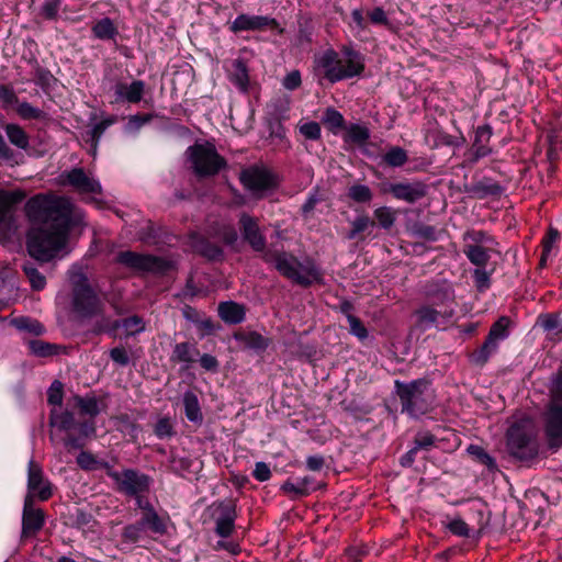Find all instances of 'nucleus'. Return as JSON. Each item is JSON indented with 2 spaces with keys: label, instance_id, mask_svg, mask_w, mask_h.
I'll list each match as a JSON object with an SVG mask.
<instances>
[{
  "label": "nucleus",
  "instance_id": "8fccbe9b",
  "mask_svg": "<svg viewBox=\"0 0 562 562\" xmlns=\"http://www.w3.org/2000/svg\"><path fill=\"white\" fill-rule=\"evenodd\" d=\"M347 196L356 203L368 204L373 199V192L367 184L355 183L348 188Z\"/></svg>",
  "mask_w": 562,
  "mask_h": 562
},
{
  "label": "nucleus",
  "instance_id": "9b49d317",
  "mask_svg": "<svg viewBox=\"0 0 562 562\" xmlns=\"http://www.w3.org/2000/svg\"><path fill=\"white\" fill-rule=\"evenodd\" d=\"M239 231L244 241H246L255 252L261 256L267 252V239L260 229L259 222L256 217L241 213L238 221Z\"/></svg>",
  "mask_w": 562,
  "mask_h": 562
},
{
  "label": "nucleus",
  "instance_id": "79ce46f5",
  "mask_svg": "<svg viewBox=\"0 0 562 562\" xmlns=\"http://www.w3.org/2000/svg\"><path fill=\"white\" fill-rule=\"evenodd\" d=\"M373 216L376 221L375 224L378 223L381 228L390 231L396 222L397 211L390 206H380L373 211Z\"/></svg>",
  "mask_w": 562,
  "mask_h": 562
},
{
  "label": "nucleus",
  "instance_id": "6ab92c4d",
  "mask_svg": "<svg viewBox=\"0 0 562 562\" xmlns=\"http://www.w3.org/2000/svg\"><path fill=\"white\" fill-rule=\"evenodd\" d=\"M493 135V128L490 124L480 125L475 128V136L471 147L470 164H476L481 158H484L493 153L492 147L488 145Z\"/></svg>",
  "mask_w": 562,
  "mask_h": 562
},
{
  "label": "nucleus",
  "instance_id": "a211bd4d",
  "mask_svg": "<svg viewBox=\"0 0 562 562\" xmlns=\"http://www.w3.org/2000/svg\"><path fill=\"white\" fill-rule=\"evenodd\" d=\"M240 182L250 191H265L274 186L273 176L266 169L250 167L240 173Z\"/></svg>",
  "mask_w": 562,
  "mask_h": 562
},
{
  "label": "nucleus",
  "instance_id": "bb28decb",
  "mask_svg": "<svg viewBox=\"0 0 562 562\" xmlns=\"http://www.w3.org/2000/svg\"><path fill=\"white\" fill-rule=\"evenodd\" d=\"M79 436H75L71 432H68L64 438V445L68 451L82 449L86 445L85 438L91 437L95 435V425L94 422H82L77 424Z\"/></svg>",
  "mask_w": 562,
  "mask_h": 562
},
{
  "label": "nucleus",
  "instance_id": "393cba45",
  "mask_svg": "<svg viewBox=\"0 0 562 562\" xmlns=\"http://www.w3.org/2000/svg\"><path fill=\"white\" fill-rule=\"evenodd\" d=\"M375 226V221L372 220L368 213H359L351 222L350 228L345 233L344 237L348 240H364V233Z\"/></svg>",
  "mask_w": 562,
  "mask_h": 562
},
{
  "label": "nucleus",
  "instance_id": "09e8293b",
  "mask_svg": "<svg viewBox=\"0 0 562 562\" xmlns=\"http://www.w3.org/2000/svg\"><path fill=\"white\" fill-rule=\"evenodd\" d=\"M147 531L137 520L133 524L126 525L121 533L122 543L134 544L140 541L144 538V535Z\"/></svg>",
  "mask_w": 562,
  "mask_h": 562
},
{
  "label": "nucleus",
  "instance_id": "bf43d9fd",
  "mask_svg": "<svg viewBox=\"0 0 562 562\" xmlns=\"http://www.w3.org/2000/svg\"><path fill=\"white\" fill-rule=\"evenodd\" d=\"M19 103L18 94L10 83L0 85V104L3 110L15 106Z\"/></svg>",
  "mask_w": 562,
  "mask_h": 562
},
{
  "label": "nucleus",
  "instance_id": "39448f33",
  "mask_svg": "<svg viewBox=\"0 0 562 562\" xmlns=\"http://www.w3.org/2000/svg\"><path fill=\"white\" fill-rule=\"evenodd\" d=\"M187 154L192 170L199 178L216 176L227 167L226 159L217 153L215 146L210 142L195 143L187 149Z\"/></svg>",
  "mask_w": 562,
  "mask_h": 562
},
{
  "label": "nucleus",
  "instance_id": "603ef678",
  "mask_svg": "<svg viewBox=\"0 0 562 562\" xmlns=\"http://www.w3.org/2000/svg\"><path fill=\"white\" fill-rule=\"evenodd\" d=\"M350 52L351 54H355V60H358V65L355 66V69L357 71V74L355 75V77H359L362 75V72L364 71L366 69V64H364V56L359 52V50H356L352 46H348V45H344L341 48H340V54H341V58L340 60H342L341 63V67L342 69H346L347 66H349V59L351 57H348L347 56V53Z\"/></svg>",
  "mask_w": 562,
  "mask_h": 562
},
{
  "label": "nucleus",
  "instance_id": "e433bc0d",
  "mask_svg": "<svg viewBox=\"0 0 562 562\" xmlns=\"http://www.w3.org/2000/svg\"><path fill=\"white\" fill-rule=\"evenodd\" d=\"M236 340L243 342L247 348L257 351L266 350L270 345V339L258 331L236 333Z\"/></svg>",
  "mask_w": 562,
  "mask_h": 562
},
{
  "label": "nucleus",
  "instance_id": "ea45409f",
  "mask_svg": "<svg viewBox=\"0 0 562 562\" xmlns=\"http://www.w3.org/2000/svg\"><path fill=\"white\" fill-rule=\"evenodd\" d=\"M4 131L12 145L24 150L29 148L30 137L20 125L9 123L4 126Z\"/></svg>",
  "mask_w": 562,
  "mask_h": 562
},
{
  "label": "nucleus",
  "instance_id": "20e7f679",
  "mask_svg": "<svg viewBox=\"0 0 562 562\" xmlns=\"http://www.w3.org/2000/svg\"><path fill=\"white\" fill-rule=\"evenodd\" d=\"M395 390L401 402L402 413L418 418L431 411L435 393L430 380L422 378L411 382L395 381Z\"/></svg>",
  "mask_w": 562,
  "mask_h": 562
},
{
  "label": "nucleus",
  "instance_id": "473e14b6",
  "mask_svg": "<svg viewBox=\"0 0 562 562\" xmlns=\"http://www.w3.org/2000/svg\"><path fill=\"white\" fill-rule=\"evenodd\" d=\"M497 350L498 344L486 337L484 342L471 352L470 362L474 366L483 367Z\"/></svg>",
  "mask_w": 562,
  "mask_h": 562
},
{
  "label": "nucleus",
  "instance_id": "13d9d810",
  "mask_svg": "<svg viewBox=\"0 0 562 562\" xmlns=\"http://www.w3.org/2000/svg\"><path fill=\"white\" fill-rule=\"evenodd\" d=\"M416 315L418 318V325L424 328H429L437 323L440 313L437 310L425 305L416 311Z\"/></svg>",
  "mask_w": 562,
  "mask_h": 562
},
{
  "label": "nucleus",
  "instance_id": "f03ea898",
  "mask_svg": "<svg viewBox=\"0 0 562 562\" xmlns=\"http://www.w3.org/2000/svg\"><path fill=\"white\" fill-rule=\"evenodd\" d=\"M261 259L273 265L282 277L303 288L323 282V272L313 259L307 258L301 262L292 252L273 249L265 252Z\"/></svg>",
  "mask_w": 562,
  "mask_h": 562
},
{
  "label": "nucleus",
  "instance_id": "58836bf2",
  "mask_svg": "<svg viewBox=\"0 0 562 562\" xmlns=\"http://www.w3.org/2000/svg\"><path fill=\"white\" fill-rule=\"evenodd\" d=\"M183 406L186 417L195 424L203 422V415L199 404L198 396L193 392H186L183 395Z\"/></svg>",
  "mask_w": 562,
  "mask_h": 562
},
{
  "label": "nucleus",
  "instance_id": "2f4dec72",
  "mask_svg": "<svg viewBox=\"0 0 562 562\" xmlns=\"http://www.w3.org/2000/svg\"><path fill=\"white\" fill-rule=\"evenodd\" d=\"M91 33L94 38L100 41H115L119 30L110 18H102L91 26Z\"/></svg>",
  "mask_w": 562,
  "mask_h": 562
},
{
  "label": "nucleus",
  "instance_id": "69168bd1",
  "mask_svg": "<svg viewBox=\"0 0 562 562\" xmlns=\"http://www.w3.org/2000/svg\"><path fill=\"white\" fill-rule=\"evenodd\" d=\"M192 460L188 457L171 454L169 458V469L176 474L182 475L184 472L190 471Z\"/></svg>",
  "mask_w": 562,
  "mask_h": 562
},
{
  "label": "nucleus",
  "instance_id": "9d476101",
  "mask_svg": "<svg viewBox=\"0 0 562 562\" xmlns=\"http://www.w3.org/2000/svg\"><path fill=\"white\" fill-rule=\"evenodd\" d=\"M116 491L130 496L147 494L150 491L153 479L138 470L124 469L116 481Z\"/></svg>",
  "mask_w": 562,
  "mask_h": 562
},
{
  "label": "nucleus",
  "instance_id": "6e6552de",
  "mask_svg": "<svg viewBox=\"0 0 562 562\" xmlns=\"http://www.w3.org/2000/svg\"><path fill=\"white\" fill-rule=\"evenodd\" d=\"M114 262L135 272L155 274H164L172 267L171 262L162 257L132 250L119 251Z\"/></svg>",
  "mask_w": 562,
  "mask_h": 562
},
{
  "label": "nucleus",
  "instance_id": "338daca9",
  "mask_svg": "<svg viewBox=\"0 0 562 562\" xmlns=\"http://www.w3.org/2000/svg\"><path fill=\"white\" fill-rule=\"evenodd\" d=\"M116 121H117V117L115 115H110V116L103 119L102 121H100L99 123H97L92 127L90 135H91V140L94 144V146L99 143V140L102 137L105 130L108 127H110L111 125H113Z\"/></svg>",
  "mask_w": 562,
  "mask_h": 562
},
{
  "label": "nucleus",
  "instance_id": "412c9836",
  "mask_svg": "<svg viewBox=\"0 0 562 562\" xmlns=\"http://www.w3.org/2000/svg\"><path fill=\"white\" fill-rule=\"evenodd\" d=\"M191 247L194 252L207 260L222 261L224 259V250L218 245L199 234L191 236Z\"/></svg>",
  "mask_w": 562,
  "mask_h": 562
},
{
  "label": "nucleus",
  "instance_id": "f704fd0d",
  "mask_svg": "<svg viewBox=\"0 0 562 562\" xmlns=\"http://www.w3.org/2000/svg\"><path fill=\"white\" fill-rule=\"evenodd\" d=\"M345 131L342 139L347 144L363 146L370 138V130L366 125L352 123Z\"/></svg>",
  "mask_w": 562,
  "mask_h": 562
},
{
  "label": "nucleus",
  "instance_id": "4be33fe9",
  "mask_svg": "<svg viewBox=\"0 0 562 562\" xmlns=\"http://www.w3.org/2000/svg\"><path fill=\"white\" fill-rule=\"evenodd\" d=\"M67 182L82 193H100L101 186L89 178L82 168H74L67 173Z\"/></svg>",
  "mask_w": 562,
  "mask_h": 562
},
{
  "label": "nucleus",
  "instance_id": "3c124183",
  "mask_svg": "<svg viewBox=\"0 0 562 562\" xmlns=\"http://www.w3.org/2000/svg\"><path fill=\"white\" fill-rule=\"evenodd\" d=\"M426 295L431 299H437L445 302L453 299V291L446 282L430 283L426 286Z\"/></svg>",
  "mask_w": 562,
  "mask_h": 562
},
{
  "label": "nucleus",
  "instance_id": "ddd939ff",
  "mask_svg": "<svg viewBox=\"0 0 562 562\" xmlns=\"http://www.w3.org/2000/svg\"><path fill=\"white\" fill-rule=\"evenodd\" d=\"M26 495L37 496L43 502L49 499L53 495L50 483L45 480L41 465L34 460L29 462Z\"/></svg>",
  "mask_w": 562,
  "mask_h": 562
},
{
  "label": "nucleus",
  "instance_id": "a18cd8bd",
  "mask_svg": "<svg viewBox=\"0 0 562 562\" xmlns=\"http://www.w3.org/2000/svg\"><path fill=\"white\" fill-rule=\"evenodd\" d=\"M512 321L508 316H501L490 328L487 338L499 344L509 336V326Z\"/></svg>",
  "mask_w": 562,
  "mask_h": 562
},
{
  "label": "nucleus",
  "instance_id": "c03bdc74",
  "mask_svg": "<svg viewBox=\"0 0 562 562\" xmlns=\"http://www.w3.org/2000/svg\"><path fill=\"white\" fill-rule=\"evenodd\" d=\"M323 123L334 134L346 128V121L342 114L334 108H327L323 115Z\"/></svg>",
  "mask_w": 562,
  "mask_h": 562
},
{
  "label": "nucleus",
  "instance_id": "4d7b16f0",
  "mask_svg": "<svg viewBox=\"0 0 562 562\" xmlns=\"http://www.w3.org/2000/svg\"><path fill=\"white\" fill-rule=\"evenodd\" d=\"M23 271L27 277L31 286L35 291H41L46 285L45 277L34 267L33 263L23 265Z\"/></svg>",
  "mask_w": 562,
  "mask_h": 562
},
{
  "label": "nucleus",
  "instance_id": "052dcab7",
  "mask_svg": "<svg viewBox=\"0 0 562 562\" xmlns=\"http://www.w3.org/2000/svg\"><path fill=\"white\" fill-rule=\"evenodd\" d=\"M18 329L31 333L35 336H41L45 333V327L42 323L30 317H20L14 321Z\"/></svg>",
  "mask_w": 562,
  "mask_h": 562
},
{
  "label": "nucleus",
  "instance_id": "f3484780",
  "mask_svg": "<svg viewBox=\"0 0 562 562\" xmlns=\"http://www.w3.org/2000/svg\"><path fill=\"white\" fill-rule=\"evenodd\" d=\"M217 510L220 514L215 519V533L221 538H228L235 529L236 505L233 501L221 502Z\"/></svg>",
  "mask_w": 562,
  "mask_h": 562
},
{
  "label": "nucleus",
  "instance_id": "c9c22d12",
  "mask_svg": "<svg viewBox=\"0 0 562 562\" xmlns=\"http://www.w3.org/2000/svg\"><path fill=\"white\" fill-rule=\"evenodd\" d=\"M72 402V406L78 408L81 415H88L90 417H95L100 413L99 401L94 395H74L70 400Z\"/></svg>",
  "mask_w": 562,
  "mask_h": 562
},
{
  "label": "nucleus",
  "instance_id": "f8f14e48",
  "mask_svg": "<svg viewBox=\"0 0 562 562\" xmlns=\"http://www.w3.org/2000/svg\"><path fill=\"white\" fill-rule=\"evenodd\" d=\"M23 190H0V228L11 229L18 205L25 199Z\"/></svg>",
  "mask_w": 562,
  "mask_h": 562
},
{
  "label": "nucleus",
  "instance_id": "f257e3e1",
  "mask_svg": "<svg viewBox=\"0 0 562 562\" xmlns=\"http://www.w3.org/2000/svg\"><path fill=\"white\" fill-rule=\"evenodd\" d=\"M24 211L30 222L41 224L27 233V251L34 259L48 262L67 246L76 224L74 205L67 198L38 193L27 200Z\"/></svg>",
  "mask_w": 562,
  "mask_h": 562
},
{
  "label": "nucleus",
  "instance_id": "864d4df0",
  "mask_svg": "<svg viewBox=\"0 0 562 562\" xmlns=\"http://www.w3.org/2000/svg\"><path fill=\"white\" fill-rule=\"evenodd\" d=\"M437 438L429 430L418 431L413 439V448L416 451H430L436 447Z\"/></svg>",
  "mask_w": 562,
  "mask_h": 562
},
{
  "label": "nucleus",
  "instance_id": "a19ab883",
  "mask_svg": "<svg viewBox=\"0 0 562 562\" xmlns=\"http://www.w3.org/2000/svg\"><path fill=\"white\" fill-rule=\"evenodd\" d=\"M30 352L36 357L46 358L58 355L60 346L40 339H32L27 342Z\"/></svg>",
  "mask_w": 562,
  "mask_h": 562
},
{
  "label": "nucleus",
  "instance_id": "0eeeda50",
  "mask_svg": "<svg viewBox=\"0 0 562 562\" xmlns=\"http://www.w3.org/2000/svg\"><path fill=\"white\" fill-rule=\"evenodd\" d=\"M347 56L351 57L349 59V66H347L346 69H342L340 52H336L334 48H328L315 59L316 69L322 77L330 83L353 78L357 74L355 66L358 65V60H355L356 55L350 52L347 53Z\"/></svg>",
  "mask_w": 562,
  "mask_h": 562
},
{
  "label": "nucleus",
  "instance_id": "c756f323",
  "mask_svg": "<svg viewBox=\"0 0 562 562\" xmlns=\"http://www.w3.org/2000/svg\"><path fill=\"white\" fill-rule=\"evenodd\" d=\"M469 192L477 199H486L487 196H501L504 188L491 178H483L481 181L472 184Z\"/></svg>",
  "mask_w": 562,
  "mask_h": 562
},
{
  "label": "nucleus",
  "instance_id": "49530a36",
  "mask_svg": "<svg viewBox=\"0 0 562 562\" xmlns=\"http://www.w3.org/2000/svg\"><path fill=\"white\" fill-rule=\"evenodd\" d=\"M464 240H470L469 245H481L484 247H493L498 245L494 236L482 229H469L463 235Z\"/></svg>",
  "mask_w": 562,
  "mask_h": 562
},
{
  "label": "nucleus",
  "instance_id": "423d86ee",
  "mask_svg": "<svg viewBox=\"0 0 562 562\" xmlns=\"http://www.w3.org/2000/svg\"><path fill=\"white\" fill-rule=\"evenodd\" d=\"M506 448L510 457L526 464L536 460L539 453V445L532 431L519 423L508 428Z\"/></svg>",
  "mask_w": 562,
  "mask_h": 562
},
{
  "label": "nucleus",
  "instance_id": "72a5a7b5",
  "mask_svg": "<svg viewBox=\"0 0 562 562\" xmlns=\"http://www.w3.org/2000/svg\"><path fill=\"white\" fill-rule=\"evenodd\" d=\"M75 414L70 411L58 412L52 409L49 414V426L60 431L70 432L76 427Z\"/></svg>",
  "mask_w": 562,
  "mask_h": 562
},
{
  "label": "nucleus",
  "instance_id": "37998d69",
  "mask_svg": "<svg viewBox=\"0 0 562 562\" xmlns=\"http://www.w3.org/2000/svg\"><path fill=\"white\" fill-rule=\"evenodd\" d=\"M469 456L477 463L485 465L490 471H495L497 464L495 459L481 446L470 445L467 448Z\"/></svg>",
  "mask_w": 562,
  "mask_h": 562
},
{
  "label": "nucleus",
  "instance_id": "680f3d73",
  "mask_svg": "<svg viewBox=\"0 0 562 562\" xmlns=\"http://www.w3.org/2000/svg\"><path fill=\"white\" fill-rule=\"evenodd\" d=\"M492 271H486L485 267L474 269L472 273L473 282L476 290L481 293L485 292L491 288V276Z\"/></svg>",
  "mask_w": 562,
  "mask_h": 562
},
{
  "label": "nucleus",
  "instance_id": "dca6fc26",
  "mask_svg": "<svg viewBox=\"0 0 562 562\" xmlns=\"http://www.w3.org/2000/svg\"><path fill=\"white\" fill-rule=\"evenodd\" d=\"M386 191L396 200L415 203L427 194V186L422 181L390 183Z\"/></svg>",
  "mask_w": 562,
  "mask_h": 562
},
{
  "label": "nucleus",
  "instance_id": "a878e982",
  "mask_svg": "<svg viewBox=\"0 0 562 562\" xmlns=\"http://www.w3.org/2000/svg\"><path fill=\"white\" fill-rule=\"evenodd\" d=\"M221 319L229 325H237L245 321L246 310L244 305L234 301L221 302L217 307Z\"/></svg>",
  "mask_w": 562,
  "mask_h": 562
},
{
  "label": "nucleus",
  "instance_id": "5701e85b",
  "mask_svg": "<svg viewBox=\"0 0 562 562\" xmlns=\"http://www.w3.org/2000/svg\"><path fill=\"white\" fill-rule=\"evenodd\" d=\"M169 520L170 518L167 513L159 514L157 510L144 513L138 519L146 531L156 536H165L167 533Z\"/></svg>",
  "mask_w": 562,
  "mask_h": 562
},
{
  "label": "nucleus",
  "instance_id": "e2e57ef3",
  "mask_svg": "<svg viewBox=\"0 0 562 562\" xmlns=\"http://www.w3.org/2000/svg\"><path fill=\"white\" fill-rule=\"evenodd\" d=\"M412 234L427 241H436L438 239L436 227L424 223H415L412 226Z\"/></svg>",
  "mask_w": 562,
  "mask_h": 562
},
{
  "label": "nucleus",
  "instance_id": "2eb2a0df",
  "mask_svg": "<svg viewBox=\"0 0 562 562\" xmlns=\"http://www.w3.org/2000/svg\"><path fill=\"white\" fill-rule=\"evenodd\" d=\"M279 22L267 15L239 14L229 25L233 33L243 31H263L266 29H278Z\"/></svg>",
  "mask_w": 562,
  "mask_h": 562
},
{
  "label": "nucleus",
  "instance_id": "1a4fd4ad",
  "mask_svg": "<svg viewBox=\"0 0 562 562\" xmlns=\"http://www.w3.org/2000/svg\"><path fill=\"white\" fill-rule=\"evenodd\" d=\"M71 305L81 318H92L102 312L103 304L85 276H80L72 284Z\"/></svg>",
  "mask_w": 562,
  "mask_h": 562
},
{
  "label": "nucleus",
  "instance_id": "6e6d98bb",
  "mask_svg": "<svg viewBox=\"0 0 562 562\" xmlns=\"http://www.w3.org/2000/svg\"><path fill=\"white\" fill-rule=\"evenodd\" d=\"M232 82L243 92L248 90L249 76L246 65L241 60L235 61V72Z\"/></svg>",
  "mask_w": 562,
  "mask_h": 562
},
{
  "label": "nucleus",
  "instance_id": "c85d7f7f",
  "mask_svg": "<svg viewBox=\"0 0 562 562\" xmlns=\"http://www.w3.org/2000/svg\"><path fill=\"white\" fill-rule=\"evenodd\" d=\"M536 326L540 327L548 335L560 338L562 335V313H541L537 317Z\"/></svg>",
  "mask_w": 562,
  "mask_h": 562
},
{
  "label": "nucleus",
  "instance_id": "5fc2aeb1",
  "mask_svg": "<svg viewBox=\"0 0 562 562\" xmlns=\"http://www.w3.org/2000/svg\"><path fill=\"white\" fill-rule=\"evenodd\" d=\"M324 201V196L318 187L312 189L308 193L306 201L301 206V215L307 220L313 215L315 206Z\"/></svg>",
  "mask_w": 562,
  "mask_h": 562
},
{
  "label": "nucleus",
  "instance_id": "cd10ccee",
  "mask_svg": "<svg viewBox=\"0 0 562 562\" xmlns=\"http://www.w3.org/2000/svg\"><path fill=\"white\" fill-rule=\"evenodd\" d=\"M200 356V351L195 344L192 342H178L175 345L172 353L170 356V362L172 363H184L188 369L190 364L195 362Z\"/></svg>",
  "mask_w": 562,
  "mask_h": 562
},
{
  "label": "nucleus",
  "instance_id": "b1692460",
  "mask_svg": "<svg viewBox=\"0 0 562 562\" xmlns=\"http://www.w3.org/2000/svg\"><path fill=\"white\" fill-rule=\"evenodd\" d=\"M114 91L116 101L138 103L143 99L145 82L143 80H134L130 85L117 82L114 87Z\"/></svg>",
  "mask_w": 562,
  "mask_h": 562
},
{
  "label": "nucleus",
  "instance_id": "aec40b11",
  "mask_svg": "<svg viewBox=\"0 0 562 562\" xmlns=\"http://www.w3.org/2000/svg\"><path fill=\"white\" fill-rule=\"evenodd\" d=\"M318 488L315 480L312 476H304L293 480H286L280 490L288 495L291 499H299L310 495Z\"/></svg>",
  "mask_w": 562,
  "mask_h": 562
},
{
  "label": "nucleus",
  "instance_id": "7c9ffc66",
  "mask_svg": "<svg viewBox=\"0 0 562 562\" xmlns=\"http://www.w3.org/2000/svg\"><path fill=\"white\" fill-rule=\"evenodd\" d=\"M490 252H498L493 247H484L481 245H464L463 254L469 261L477 268L485 267L490 261Z\"/></svg>",
  "mask_w": 562,
  "mask_h": 562
},
{
  "label": "nucleus",
  "instance_id": "4468645a",
  "mask_svg": "<svg viewBox=\"0 0 562 562\" xmlns=\"http://www.w3.org/2000/svg\"><path fill=\"white\" fill-rule=\"evenodd\" d=\"M44 522V512L34 506L33 495H26L22 515V537L29 538L36 535L43 528Z\"/></svg>",
  "mask_w": 562,
  "mask_h": 562
},
{
  "label": "nucleus",
  "instance_id": "de8ad7c7",
  "mask_svg": "<svg viewBox=\"0 0 562 562\" xmlns=\"http://www.w3.org/2000/svg\"><path fill=\"white\" fill-rule=\"evenodd\" d=\"M408 160L407 151L400 146H392L383 156L382 161L393 168L404 166Z\"/></svg>",
  "mask_w": 562,
  "mask_h": 562
},
{
  "label": "nucleus",
  "instance_id": "774afa93",
  "mask_svg": "<svg viewBox=\"0 0 562 562\" xmlns=\"http://www.w3.org/2000/svg\"><path fill=\"white\" fill-rule=\"evenodd\" d=\"M63 396H64L63 383L58 380H55L50 384V386L47 391V402L50 405L60 406L63 403Z\"/></svg>",
  "mask_w": 562,
  "mask_h": 562
},
{
  "label": "nucleus",
  "instance_id": "7ed1b4c3",
  "mask_svg": "<svg viewBox=\"0 0 562 562\" xmlns=\"http://www.w3.org/2000/svg\"><path fill=\"white\" fill-rule=\"evenodd\" d=\"M540 424L548 450L562 448V370L552 375L549 400L540 414Z\"/></svg>",
  "mask_w": 562,
  "mask_h": 562
},
{
  "label": "nucleus",
  "instance_id": "4c0bfd02",
  "mask_svg": "<svg viewBox=\"0 0 562 562\" xmlns=\"http://www.w3.org/2000/svg\"><path fill=\"white\" fill-rule=\"evenodd\" d=\"M113 329L123 328L125 337L135 336L145 330V322L138 315H133L122 319H116L112 324Z\"/></svg>",
  "mask_w": 562,
  "mask_h": 562
},
{
  "label": "nucleus",
  "instance_id": "0e129e2a",
  "mask_svg": "<svg viewBox=\"0 0 562 562\" xmlns=\"http://www.w3.org/2000/svg\"><path fill=\"white\" fill-rule=\"evenodd\" d=\"M16 113L23 120H40L44 116V112L31 103L24 101L16 104Z\"/></svg>",
  "mask_w": 562,
  "mask_h": 562
}]
</instances>
